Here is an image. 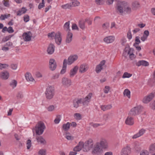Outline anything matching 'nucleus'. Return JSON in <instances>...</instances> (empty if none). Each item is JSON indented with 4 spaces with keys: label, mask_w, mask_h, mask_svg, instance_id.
I'll return each mask as SVG.
<instances>
[{
    "label": "nucleus",
    "mask_w": 155,
    "mask_h": 155,
    "mask_svg": "<svg viewBox=\"0 0 155 155\" xmlns=\"http://www.w3.org/2000/svg\"><path fill=\"white\" fill-rule=\"evenodd\" d=\"M132 76V74L130 73H128L127 72H125L122 78H129L131 77Z\"/></svg>",
    "instance_id": "obj_43"
},
{
    "label": "nucleus",
    "mask_w": 155,
    "mask_h": 155,
    "mask_svg": "<svg viewBox=\"0 0 155 155\" xmlns=\"http://www.w3.org/2000/svg\"><path fill=\"white\" fill-rule=\"evenodd\" d=\"M110 90V87L109 86H106L104 90V92L105 94H107Z\"/></svg>",
    "instance_id": "obj_48"
},
{
    "label": "nucleus",
    "mask_w": 155,
    "mask_h": 155,
    "mask_svg": "<svg viewBox=\"0 0 155 155\" xmlns=\"http://www.w3.org/2000/svg\"><path fill=\"white\" fill-rule=\"evenodd\" d=\"M36 140L38 142H40L41 144L43 145L45 144L46 143L45 140L42 136H37Z\"/></svg>",
    "instance_id": "obj_26"
},
{
    "label": "nucleus",
    "mask_w": 155,
    "mask_h": 155,
    "mask_svg": "<svg viewBox=\"0 0 155 155\" xmlns=\"http://www.w3.org/2000/svg\"><path fill=\"white\" fill-rule=\"evenodd\" d=\"M78 58L77 55H72L70 56L67 60V64L69 65H71L74 61H76Z\"/></svg>",
    "instance_id": "obj_11"
},
{
    "label": "nucleus",
    "mask_w": 155,
    "mask_h": 155,
    "mask_svg": "<svg viewBox=\"0 0 155 155\" xmlns=\"http://www.w3.org/2000/svg\"><path fill=\"white\" fill-rule=\"evenodd\" d=\"M71 7V3H68L66 4L62 5L61 6V8L63 9H69Z\"/></svg>",
    "instance_id": "obj_39"
},
{
    "label": "nucleus",
    "mask_w": 155,
    "mask_h": 155,
    "mask_svg": "<svg viewBox=\"0 0 155 155\" xmlns=\"http://www.w3.org/2000/svg\"><path fill=\"white\" fill-rule=\"evenodd\" d=\"M54 46L52 44H50L48 46L47 51L48 53L49 54H52L54 51Z\"/></svg>",
    "instance_id": "obj_23"
},
{
    "label": "nucleus",
    "mask_w": 155,
    "mask_h": 155,
    "mask_svg": "<svg viewBox=\"0 0 155 155\" xmlns=\"http://www.w3.org/2000/svg\"><path fill=\"white\" fill-rule=\"evenodd\" d=\"M17 82L16 81L13 80L12 81V82L10 84V85L13 88L15 87L17 85Z\"/></svg>",
    "instance_id": "obj_40"
},
{
    "label": "nucleus",
    "mask_w": 155,
    "mask_h": 155,
    "mask_svg": "<svg viewBox=\"0 0 155 155\" xmlns=\"http://www.w3.org/2000/svg\"><path fill=\"white\" fill-rule=\"evenodd\" d=\"M145 130L143 129H141L139 131L138 133L133 136L132 138L133 139H136L141 136L145 132Z\"/></svg>",
    "instance_id": "obj_20"
},
{
    "label": "nucleus",
    "mask_w": 155,
    "mask_h": 155,
    "mask_svg": "<svg viewBox=\"0 0 155 155\" xmlns=\"http://www.w3.org/2000/svg\"><path fill=\"white\" fill-rule=\"evenodd\" d=\"M127 36L129 40L131 39L132 38V35L130 30L127 33Z\"/></svg>",
    "instance_id": "obj_55"
},
{
    "label": "nucleus",
    "mask_w": 155,
    "mask_h": 155,
    "mask_svg": "<svg viewBox=\"0 0 155 155\" xmlns=\"http://www.w3.org/2000/svg\"><path fill=\"white\" fill-rule=\"evenodd\" d=\"M95 1L97 4L99 5L103 4L104 2L103 0H95Z\"/></svg>",
    "instance_id": "obj_57"
},
{
    "label": "nucleus",
    "mask_w": 155,
    "mask_h": 155,
    "mask_svg": "<svg viewBox=\"0 0 155 155\" xmlns=\"http://www.w3.org/2000/svg\"><path fill=\"white\" fill-rule=\"evenodd\" d=\"M126 41L127 40L125 38H122L121 40V44L123 45H124Z\"/></svg>",
    "instance_id": "obj_53"
},
{
    "label": "nucleus",
    "mask_w": 155,
    "mask_h": 155,
    "mask_svg": "<svg viewBox=\"0 0 155 155\" xmlns=\"http://www.w3.org/2000/svg\"><path fill=\"white\" fill-rule=\"evenodd\" d=\"M143 107L141 106H137L130 110L129 114L130 116H136L139 114L141 112Z\"/></svg>",
    "instance_id": "obj_7"
},
{
    "label": "nucleus",
    "mask_w": 155,
    "mask_h": 155,
    "mask_svg": "<svg viewBox=\"0 0 155 155\" xmlns=\"http://www.w3.org/2000/svg\"><path fill=\"white\" fill-rule=\"evenodd\" d=\"M116 9L120 14H130L131 12V9L127 3L125 2H119L116 7Z\"/></svg>",
    "instance_id": "obj_2"
},
{
    "label": "nucleus",
    "mask_w": 155,
    "mask_h": 155,
    "mask_svg": "<svg viewBox=\"0 0 155 155\" xmlns=\"http://www.w3.org/2000/svg\"><path fill=\"white\" fill-rule=\"evenodd\" d=\"M150 107L153 110L155 109V101L150 104Z\"/></svg>",
    "instance_id": "obj_56"
},
{
    "label": "nucleus",
    "mask_w": 155,
    "mask_h": 155,
    "mask_svg": "<svg viewBox=\"0 0 155 155\" xmlns=\"http://www.w3.org/2000/svg\"><path fill=\"white\" fill-rule=\"evenodd\" d=\"M140 155H149V152L147 150H143L141 152Z\"/></svg>",
    "instance_id": "obj_54"
},
{
    "label": "nucleus",
    "mask_w": 155,
    "mask_h": 155,
    "mask_svg": "<svg viewBox=\"0 0 155 155\" xmlns=\"http://www.w3.org/2000/svg\"><path fill=\"white\" fill-rule=\"evenodd\" d=\"M109 26V24L107 22L104 23L102 25L103 27L105 28H107V27H108Z\"/></svg>",
    "instance_id": "obj_62"
},
{
    "label": "nucleus",
    "mask_w": 155,
    "mask_h": 155,
    "mask_svg": "<svg viewBox=\"0 0 155 155\" xmlns=\"http://www.w3.org/2000/svg\"><path fill=\"white\" fill-rule=\"evenodd\" d=\"M64 29L68 31H68H70V30L69 29V22L68 21L66 22L64 26Z\"/></svg>",
    "instance_id": "obj_34"
},
{
    "label": "nucleus",
    "mask_w": 155,
    "mask_h": 155,
    "mask_svg": "<svg viewBox=\"0 0 155 155\" xmlns=\"http://www.w3.org/2000/svg\"><path fill=\"white\" fill-rule=\"evenodd\" d=\"M10 16V14H8V15H2L0 17V19L1 20H4L5 18L9 17Z\"/></svg>",
    "instance_id": "obj_46"
},
{
    "label": "nucleus",
    "mask_w": 155,
    "mask_h": 155,
    "mask_svg": "<svg viewBox=\"0 0 155 155\" xmlns=\"http://www.w3.org/2000/svg\"><path fill=\"white\" fill-rule=\"evenodd\" d=\"M79 26L82 30L85 28V21H80L79 22Z\"/></svg>",
    "instance_id": "obj_35"
},
{
    "label": "nucleus",
    "mask_w": 155,
    "mask_h": 155,
    "mask_svg": "<svg viewBox=\"0 0 155 155\" xmlns=\"http://www.w3.org/2000/svg\"><path fill=\"white\" fill-rule=\"evenodd\" d=\"M149 151L150 153L155 152V143L151 144L149 147Z\"/></svg>",
    "instance_id": "obj_31"
},
{
    "label": "nucleus",
    "mask_w": 155,
    "mask_h": 155,
    "mask_svg": "<svg viewBox=\"0 0 155 155\" xmlns=\"http://www.w3.org/2000/svg\"><path fill=\"white\" fill-rule=\"evenodd\" d=\"M105 63V61L104 60L102 61L100 63L97 65L96 68V71L97 73L100 72L101 70L103 69L102 66Z\"/></svg>",
    "instance_id": "obj_17"
},
{
    "label": "nucleus",
    "mask_w": 155,
    "mask_h": 155,
    "mask_svg": "<svg viewBox=\"0 0 155 155\" xmlns=\"http://www.w3.org/2000/svg\"><path fill=\"white\" fill-rule=\"evenodd\" d=\"M48 36L49 37H51L52 38L55 36L54 38L56 43L58 45L61 44V34L59 32L55 34L54 32H51L48 34Z\"/></svg>",
    "instance_id": "obj_6"
},
{
    "label": "nucleus",
    "mask_w": 155,
    "mask_h": 155,
    "mask_svg": "<svg viewBox=\"0 0 155 155\" xmlns=\"http://www.w3.org/2000/svg\"><path fill=\"white\" fill-rule=\"evenodd\" d=\"M72 33L70 31H68L67 35L66 40V43H69L72 40Z\"/></svg>",
    "instance_id": "obj_25"
},
{
    "label": "nucleus",
    "mask_w": 155,
    "mask_h": 155,
    "mask_svg": "<svg viewBox=\"0 0 155 155\" xmlns=\"http://www.w3.org/2000/svg\"><path fill=\"white\" fill-rule=\"evenodd\" d=\"M115 40V37L114 36H109L106 37L104 39V41L107 44L112 43Z\"/></svg>",
    "instance_id": "obj_15"
},
{
    "label": "nucleus",
    "mask_w": 155,
    "mask_h": 155,
    "mask_svg": "<svg viewBox=\"0 0 155 155\" xmlns=\"http://www.w3.org/2000/svg\"><path fill=\"white\" fill-rule=\"evenodd\" d=\"M78 69V67L77 66H75L73 69L71 70L70 72L69 75L71 77H72L77 73Z\"/></svg>",
    "instance_id": "obj_21"
},
{
    "label": "nucleus",
    "mask_w": 155,
    "mask_h": 155,
    "mask_svg": "<svg viewBox=\"0 0 155 155\" xmlns=\"http://www.w3.org/2000/svg\"><path fill=\"white\" fill-rule=\"evenodd\" d=\"M54 109V106L53 105L49 106L47 108L48 110L49 111H52Z\"/></svg>",
    "instance_id": "obj_52"
},
{
    "label": "nucleus",
    "mask_w": 155,
    "mask_h": 155,
    "mask_svg": "<svg viewBox=\"0 0 155 155\" xmlns=\"http://www.w3.org/2000/svg\"><path fill=\"white\" fill-rule=\"evenodd\" d=\"M9 33H11L14 32V30L12 27H9L8 28V31Z\"/></svg>",
    "instance_id": "obj_60"
},
{
    "label": "nucleus",
    "mask_w": 155,
    "mask_h": 155,
    "mask_svg": "<svg viewBox=\"0 0 155 155\" xmlns=\"http://www.w3.org/2000/svg\"><path fill=\"white\" fill-rule=\"evenodd\" d=\"M125 124L130 126L133 125L134 123L133 118L130 117H128L125 121Z\"/></svg>",
    "instance_id": "obj_18"
},
{
    "label": "nucleus",
    "mask_w": 155,
    "mask_h": 155,
    "mask_svg": "<svg viewBox=\"0 0 155 155\" xmlns=\"http://www.w3.org/2000/svg\"><path fill=\"white\" fill-rule=\"evenodd\" d=\"M9 66L8 64H1L0 63V69L1 70L3 69L6 68Z\"/></svg>",
    "instance_id": "obj_44"
},
{
    "label": "nucleus",
    "mask_w": 155,
    "mask_h": 155,
    "mask_svg": "<svg viewBox=\"0 0 155 155\" xmlns=\"http://www.w3.org/2000/svg\"><path fill=\"white\" fill-rule=\"evenodd\" d=\"M29 20V16L27 15H25L24 16V21L25 22H28Z\"/></svg>",
    "instance_id": "obj_51"
},
{
    "label": "nucleus",
    "mask_w": 155,
    "mask_h": 155,
    "mask_svg": "<svg viewBox=\"0 0 155 155\" xmlns=\"http://www.w3.org/2000/svg\"><path fill=\"white\" fill-rule=\"evenodd\" d=\"M149 65L148 62L144 60H141L139 61L136 63V65L137 66H140L141 65L147 66Z\"/></svg>",
    "instance_id": "obj_22"
},
{
    "label": "nucleus",
    "mask_w": 155,
    "mask_h": 155,
    "mask_svg": "<svg viewBox=\"0 0 155 155\" xmlns=\"http://www.w3.org/2000/svg\"><path fill=\"white\" fill-rule=\"evenodd\" d=\"M93 144L94 143L93 140L91 139H89L84 143L83 151L84 152L88 151L93 147Z\"/></svg>",
    "instance_id": "obj_8"
},
{
    "label": "nucleus",
    "mask_w": 155,
    "mask_h": 155,
    "mask_svg": "<svg viewBox=\"0 0 155 155\" xmlns=\"http://www.w3.org/2000/svg\"><path fill=\"white\" fill-rule=\"evenodd\" d=\"M131 151L130 145L127 144L121 149L120 155H129L131 153Z\"/></svg>",
    "instance_id": "obj_9"
},
{
    "label": "nucleus",
    "mask_w": 155,
    "mask_h": 155,
    "mask_svg": "<svg viewBox=\"0 0 155 155\" xmlns=\"http://www.w3.org/2000/svg\"><path fill=\"white\" fill-rule=\"evenodd\" d=\"M46 150L45 149H41L38 152V155H46Z\"/></svg>",
    "instance_id": "obj_41"
},
{
    "label": "nucleus",
    "mask_w": 155,
    "mask_h": 155,
    "mask_svg": "<svg viewBox=\"0 0 155 155\" xmlns=\"http://www.w3.org/2000/svg\"><path fill=\"white\" fill-rule=\"evenodd\" d=\"M55 91L54 87L49 86L47 88L45 91V97L47 99H52L53 97Z\"/></svg>",
    "instance_id": "obj_4"
},
{
    "label": "nucleus",
    "mask_w": 155,
    "mask_h": 155,
    "mask_svg": "<svg viewBox=\"0 0 155 155\" xmlns=\"http://www.w3.org/2000/svg\"><path fill=\"white\" fill-rule=\"evenodd\" d=\"M25 77L26 80L28 81H33L34 80V79L31 76V74L29 73H26L25 74Z\"/></svg>",
    "instance_id": "obj_29"
},
{
    "label": "nucleus",
    "mask_w": 155,
    "mask_h": 155,
    "mask_svg": "<svg viewBox=\"0 0 155 155\" xmlns=\"http://www.w3.org/2000/svg\"><path fill=\"white\" fill-rule=\"evenodd\" d=\"M9 73L6 71L2 72L0 74V77L4 80L8 79L9 77Z\"/></svg>",
    "instance_id": "obj_19"
},
{
    "label": "nucleus",
    "mask_w": 155,
    "mask_h": 155,
    "mask_svg": "<svg viewBox=\"0 0 155 155\" xmlns=\"http://www.w3.org/2000/svg\"><path fill=\"white\" fill-rule=\"evenodd\" d=\"M132 6L133 8L136 9L140 7V4L137 2H135L132 3Z\"/></svg>",
    "instance_id": "obj_37"
},
{
    "label": "nucleus",
    "mask_w": 155,
    "mask_h": 155,
    "mask_svg": "<svg viewBox=\"0 0 155 155\" xmlns=\"http://www.w3.org/2000/svg\"><path fill=\"white\" fill-rule=\"evenodd\" d=\"M67 59H65L64 60L62 68L61 71V74H64L66 72L67 68Z\"/></svg>",
    "instance_id": "obj_24"
},
{
    "label": "nucleus",
    "mask_w": 155,
    "mask_h": 155,
    "mask_svg": "<svg viewBox=\"0 0 155 155\" xmlns=\"http://www.w3.org/2000/svg\"><path fill=\"white\" fill-rule=\"evenodd\" d=\"M140 43V37L139 36H136L135 38V42L133 45L134 46L138 45Z\"/></svg>",
    "instance_id": "obj_36"
},
{
    "label": "nucleus",
    "mask_w": 155,
    "mask_h": 155,
    "mask_svg": "<svg viewBox=\"0 0 155 155\" xmlns=\"http://www.w3.org/2000/svg\"><path fill=\"white\" fill-rule=\"evenodd\" d=\"M149 31L148 30H145L144 31L143 35L147 37V38L148 36H149Z\"/></svg>",
    "instance_id": "obj_63"
},
{
    "label": "nucleus",
    "mask_w": 155,
    "mask_h": 155,
    "mask_svg": "<svg viewBox=\"0 0 155 155\" xmlns=\"http://www.w3.org/2000/svg\"><path fill=\"white\" fill-rule=\"evenodd\" d=\"M74 116L76 117L77 119L80 120L81 119V115L79 113H75Z\"/></svg>",
    "instance_id": "obj_58"
},
{
    "label": "nucleus",
    "mask_w": 155,
    "mask_h": 155,
    "mask_svg": "<svg viewBox=\"0 0 155 155\" xmlns=\"http://www.w3.org/2000/svg\"><path fill=\"white\" fill-rule=\"evenodd\" d=\"M11 68L13 70H16L17 67V64H12L11 65Z\"/></svg>",
    "instance_id": "obj_64"
},
{
    "label": "nucleus",
    "mask_w": 155,
    "mask_h": 155,
    "mask_svg": "<svg viewBox=\"0 0 155 155\" xmlns=\"http://www.w3.org/2000/svg\"><path fill=\"white\" fill-rule=\"evenodd\" d=\"M62 83L64 86L68 87L71 85V82L70 79L66 78H63L62 80Z\"/></svg>",
    "instance_id": "obj_13"
},
{
    "label": "nucleus",
    "mask_w": 155,
    "mask_h": 155,
    "mask_svg": "<svg viewBox=\"0 0 155 155\" xmlns=\"http://www.w3.org/2000/svg\"><path fill=\"white\" fill-rule=\"evenodd\" d=\"M60 117L61 116L60 115H58L57 116V118L54 120V121L55 124H58L59 123L61 120Z\"/></svg>",
    "instance_id": "obj_47"
},
{
    "label": "nucleus",
    "mask_w": 155,
    "mask_h": 155,
    "mask_svg": "<svg viewBox=\"0 0 155 155\" xmlns=\"http://www.w3.org/2000/svg\"><path fill=\"white\" fill-rule=\"evenodd\" d=\"M73 0V1L72 2L71 4V7L78 6L79 5V2L78 1L75 0Z\"/></svg>",
    "instance_id": "obj_42"
},
{
    "label": "nucleus",
    "mask_w": 155,
    "mask_h": 155,
    "mask_svg": "<svg viewBox=\"0 0 155 155\" xmlns=\"http://www.w3.org/2000/svg\"><path fill=\"white\" fill-rule=\"evenodd\" d=\"M153 97V93H151L147 96L145 97L143 99V102L145 104H147L150 102Z\"/></svg>",
    "instance_id": "obj_12"
},
{
    "label": "nucleus",
    "mask_w": 155,
    "mask_h": 155,
    "mask_svg": "<svg viewBox=\"0 0 155 155\" xmlns=\"http://www.w3.org/2000/svg\"><path fill=\"white\" fill-rule=\"evenodd\" d=\"M92 94L90 93L85 97L81 98L75 99L73 100V104L75 108H78L79 104H82L83 106H87L91 101V99Z\"/></svg>",
    "instance_id": "obj_3"
},
{
    "label": "nucleus",
    "mask_w": 155,
    "mask_h": 155,
    "mask_svg": "<svg viewBox=\"0 0 155 155\" xmlns=\"http://www.w3.org/2000/svg\"><path fill=\"white\" fill-rule=\"evenodd\" d=\"M56 62L55 60L53 59H50L49 61V68L52 71L54 70L57 67Z\"/></svg>",
    "instance_id": "obj_14"
},
{
    "label": "nucleus",
    "mask_w": 155,
    "mask_h": 155,
    "mask_svg": "<svg viewBox=\"0 0 155 155\" xmlns=\"http://www.w3.org/2000/svg\"><path fill=\"white\" fill-rule=\"evenodd\" d=\"M90 125L92 127H94L96 128L97 127L100 125H101V124H97V123H92L90 124Z\"/></svg>",
    "instance_id": "obj_61"
},
{
    "label": "nucleus",
    "mask_w": 155,
    "mask_h": 155,
    "mask_svg": "<svg viewBox=\"0 0 155 155\" xmlns=\"http://www.w3.org/2000/svg\"><path fill=\"white\" fill-rule=\"evenodd\" d=\"M16 97L18 99L22 98L23 97V95L22 92H19L17 94Z\"/></svg>",
    "instance_id": "obj_50"
},
{
    "label": "nucleus",
    "mask_w": 155,
    "mask_h": 155,
    "mask_svg": "<svg viewBox=\"0 0 155 155\" xmlns=\"http://www.w3.org/2000/svg\"><path fill=\"white\" fill-rule=\"evenodd\" d=\"M12 36V35H10L8 36L5 37V38L2 39V41L3 42H5L9 40L11 38Z\"/></svg>",
    "instance_id": "obj_45"
},
{
    "label": "nucleus",
    "mask_w": 155,
    "mask_h": 155,
    "mask_svg": "<svg viewBox=\"0 0 155 155\" xmlns=\"http://www.w3.org/2000/svg\"><path fill=\"white\" fill-rule=\"evenodd\" d=\"M87 70V66L85 64H83L80 67L79 71L81 73H83L86 71Z\"/></svg>",
    "instance_id": "obj_27"
},
{
    "label": "nucleus",
    "mask_w": 155,
    "mask_h": 155,
    "mask_svg": "<svg viewBox=\"0 0 155 155\" xmlns=\"http://www.w3.org/2000/svg\"><path fill=\"white\" fill-rule=\"evenodd\" d=\"M72 30H78L79 28L75 24H73L72 25Z\"/></svg>",
    "instance_id": "obj_59"
},
{
    "label": "nucleus",
    "mask_w": 155,
    "mask_h": 155,
    "mask_svg": "<svg viewBox=\"0 0 155 155\" xmlns=\"http://www.w3.org/2000/svg\"><path fill=\"white\" fill-rule=\"evenodd\" d=\"M65 138L68 140H72L74 139V137L71 136L69 133H66Z\"/></svg>",
    "instance_id": "obj_38"
},
{
    "label": "nucleus",
    "mask_w": 155,
    "mask_h": 155,
    "mask_svg": "<svg viewBox=\"0 0 155 155\" xmlns=\"http://www.w3.org/2000/svg\"><path fill=\"white\" fill-rule=\"evenodd\" d=\"M32 35V34L30 31L24 32L22 35L23 38L25 41H30L31 40Z\"/></svg>",
    "instance_id": "obj_10"
},
{
    "label": "nucleus",
    "mask_w": 155,
    "mask_h": 155,
    "mask_svg": "<svg viewBox=\"0 0 155 155\" xmlns=\"http://www.w3.org/2000/svg\"><path fill=\"white\" fill-rule=\"evenodd\" d=\"M31 140H28L27 141V149H29L31 146Z\"/></svg>",
    "instance_id": "obj_49"
},
{
    "label": "nucleus",
    "mask_w": 155,
    "mask_h": 155,
    "mask_svg": "<svg viewBox=\"0 0 155 155\" xmlns=\"http://www.w3.org/2000/svg\"><path fill=\"white\" fill-rule=\"evenodd\" d=\"M82 148L84 149V143L82 141H80L77 145L74 147L73 150L75 152L79 151Z\"/></svg>",
    "instance_id": "obj_16"
},
{
    "label": "nucleus",
    "mask_w": 155,
    "mask_h": 155,
    "mask_svg": "<svg viewBox=\"0 0 155 155\" xmlns=\"http://www.w3.org/2000/svg\"><path fill=\"white\" fill-rule=\"evenodd\" d=\"M70 123L67 122L66 124H64L63 125L62 128L64 131H68L70 127Z\"/></svg>",
    "instance_id": "obj_30"
},
{
    "label": "nucleus",
    "mask_w": 155,
    "mask_h": 155,
    "mask_svg": "<svg viewBox=\"0 0 155 155\" xmlns=\"http://www.w3.org/2000/svg\"><path fill=\"white\" fill-rule=\"evenodd\" d=\"M108 147L107 141L104 139L101 138L94 145L91 153L93 155H99L102 153L103 150L107 149Z\"/></svg>",
    "instance_id": "obj_1"
},
{
    "label": "nucleus",
    "mask_w": 155,
    "mask_h": 155,
    "mask_svg": "<svg viewBox=\"0 0 155 155\" xmlns=\"http://www.w3.org/2000/svg\"><path fill=\"white\" fill-rule=\"evenodd\" d=\"M27 11L26 9L22 7L21 10L17 12V15L18 16H21L22 14L25 13Z\"/></svg>",
    "instance_id": "obj_28"
},
{
    "label": "nucleus",
    "mask_w": 155,
    "mask_h": 155,
    "mask_svg": "<svg viewBox=\"0 0 155 155\" xmlns=\"http://www.w3.org/2000/svg\"><path fill=\"white\" fill-rule=\"evenodd\" d=\"M45 128V126L43 122H39L36 125L35 129L36 135H40L42 134Z\"/></svg>",
    "instance_id": "obj_5"
},
{
    "label": "nucleus",
    "mask_w": 155,
    "mask_h": 155,
    "mask_svg": "<svg viewBox=\"0 0 155 155\" xmlns=\"http://www.w3.org/2000/svg\"><path fill=\"white\" fill-rule=\"evenodd\" d=\"M130 91L127 89H125L123 92L124 95L127 96L129 98L130 97Z\"/></svg>",
    "instance_id": "obj_33"
},
{
    "label": "nucleus",
    "mask_w": 155,
    "mask_h": 155,
    "mask_svg": "<svg viewBox=\"0 0 155 155\" xmlns=\"http://www.w3.org/2000/svg\"><path fill=\"white\" fill-rule=\"evenodd\" d=\"M112 106L111 105H102L101 106V109L103 111H105L110 109L111 108Z\"/></svg>",
    "instance_id": "obj_32"
}]
</instances>
